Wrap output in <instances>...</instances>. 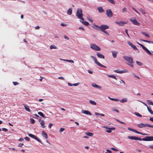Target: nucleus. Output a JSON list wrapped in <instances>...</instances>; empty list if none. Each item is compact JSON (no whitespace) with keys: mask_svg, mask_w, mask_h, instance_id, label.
I'll return each instance as SVG.
<instances>
[{"mask_svg":"<svg viewBox=\"0 0 153 153\" xmlns=\"http://www.w3.org/2000/svg\"><path fill=\"white\" fill-rule=\"evenodd\" d=\"M106 14L108 17L111 18L113 16V13L110 9H108L106 10Z\"/></svg>","mask_w":153,"mask_h":153,"instance_id":"nucleus-8","label":"nucleus"},{"mask_svg":"<svg viewBox=\"0 0 153 153\" xmlns=\"http://www.w3.org/2000/svg\"><path fill=\"white\" fill-rule=\"evenodd\" d=\"M76 15L78 19H81V20L84 21V20L82 17L83 14L82 9L80 8L78 9Z\"/></svg>","mask_w":153,"mask_h":153,"instance_id":"nucleus-2","label":"nucleus"},{"mask_svg":"<svg viewBox=\"0 0 153 153\" xmlns=\"http://www.w3.org/2000/svg\"><path fill=\"white\" fill-rule=\"evenodd\" d=\"M115 22L119 26H123L124 24H127L126 22L124 21H120V22L116 21Z\"/></svg>","mask_w":153,"mask_h":153,"instance_id":"nucleus-13","label":"nucleus"},{"mask_svg":"<svg viewBox=\"0 0 153 153\" xmlns=\"http://www.w3.org/2000/svg\"><path fill=\"white\" fill-rule=\"evenodd\" d=\"M122 11L123 12H127V9L126 7H124L122 10Z\"/></svg>","mask_w":153,"mask_h":153,"instance_id":"nucleus-45","label":"nucleus"},{"mask_svg":"<svg viewBox=\"0 0 153 153\" xmlns=\"http://www.w3.org/2000/svg\"><path fill=\"white\" fill-rule=\"evenodd\" d=\"M13 84L15 85H18V83L17 82H13Z\"/></svg>","mask_w":153,"mask_h":153,"instance_id":"nucleus-58","label":"nucleus"},{"mask_svg":"<svg viewBox=\"0 0 153 153\" xmlns=\"http://www.w3.org/2000/svg\"><path fill=\"white\" fill-rule=\"evenodd\" d=\"M128 138L131 140H141L145 141H153V137L152 136H146L144 138H141L140 137H137L134 136H128Z\"/></svg>","mask_w":153,"mask_h":153,"instance_id":"nucleus-1","label":"nucleus"},{"mask_svg":"<svg viewBox=\"0 0 153 153\" xmlns=\"http://www.w3.org/2000/svg\"><path fill=\"white\" fill-rule=\"evenodd\" d=\"M134 132H135L136 133L138 134H141V135L142 134V133H141V132L138 131L136 130H135Z\"/></svg>","mask_w":153,"mask_h":153,"instance_id":"nucleus-47","label":"nucleus"},{"mask_svg":"<svg viewBox=\"0 0 153 153\" xmlns=\"http://www.w3.org/2000/svg\"><path fill=\"white\" fill-rule=\"evenodd\" d=\"M38 114L39 115H40L42 117H45L44 115V114L42 112H38Z\"/></svg>","mask_w":153,"mask_h":153,"instance_id":"nucleus-38","label":"nucleus"},{"mask_svg":"<svg viewBox=\"0 0 153 153\" xmlns=\"http://www.w3.org/2000/svg\"><path fill=\"white\" fill-rule=\"evenodd\" d=\"M114 71L116 73L120 74H122L124 73H128V71L126 69L122 71H120V70H115Z\"/></svg>","mask_w":153,"mask_h":153,"instance_id":"nucleus-10","label":"nucleus"},{"mask_svg":"<svg viewBox=\"0 0 153 153\" xmlns=\"http://www.w3.org/2000/svg\"><path fill=\"white\" fill-rule=\"evenodd\" d=\"M104 128L106 129H109V130L106 131V132L108 133H111V130H114L115 129V128L114 127L109 128L108 127H104Z\"/></svg>","mask_w":153,"mask_h":153,"instance_id":"nucleus-14","label":"nucleus"},{"mask_svg":"<svg viewBox=\"0 0 153 153\" xmlns=\"http://www.w3.org/2000/svg\"><path fill=\"white\" fill-rule=\"evenodd\" d=\"M109 26L106 25H102L100 26V30L102 31L109 28Z\"/></svg>","mask_w":153,"mask_h":153,"instance_id":"nucleus-11","label":"nucleus"},{"mask_svg":"<svg viewBox=\"0 0 153 153\" xmlns=\"http://www.w3.org/2000/svg\"><path fill=\"white\" fill-rule=\"evenodd\" d=\"M139 10L143 14H145L146 13L145 11L142 8H140Z\"/></svg>","mask_w":153,"mask_h":153,"instance_id":"nucleus-37","label":"nucleus"},{"mask_svg":"<svg viewBox=\"0 0 153 153\" xmlns=\"http://www.w3.org/2000/svg\"><path fill=\"white\" fill-rule=\"evenodd\" d=\"M35 139L36 140H37V141H38V142H41L40 140L39 139H38L37 137H36V138H35Z\"/></svg>","mask_w":153,"mask_h":153,"instance_id":"nucleus-55","label":"nucleus"},{"mask_svg":"<svg viewBox=\"0 0 153 153\" xmlns=\"http://www.w3.org/2000/svg\"><path fill=\"white\" fill-rule=\"evenodd\" d=\"M106 151L109 153H112V151L109 149H107Z\"/></svg>","mask_w":153,"mask_h":153,"instance_id":"nucleus-62","label":"nucleus"},{"mask_svg":"<svg viewBox=\"0 0 153 153\" xmlns=\"http://www.w3.org/2000/svg\"><path fill=\"white\" fill-rule=\"evenodd\" d=\"M135 114L137 116L140 117H142V115L137 112H135Z\"/></svg>","mask_w":153,"mask_h":153,"instance_id":"nucleus-40","label":"nucleus"},{"mask_svg":"<svg viewBox=\"0 0 153 153\" xmlns=\"http://www.w3.org/2000/svg\"><path fill=\"white\" fill-rule=\"evenodd\" d=\"M65 130V129L63 128H62L60 129V132H62V131H63Z\"/></svg>","mask_w":153,"mask_h":153,"instance_id":"nucleus-53","label":"nucleus"},{"mask_svg":"<svg viewBox=\"0 0 153 153\" xmlns=\"http://www.w3.org/2000/svg\"><path fill=\"white\" fill-rule=\"evenodd\" d=\"M79 84V83H76L73 84V85L74 86H76Z\"/></svg>","mask_w":153,"mask_h":153,"instance_id":"nucleus-57","label":"nucleus"},{"mask_svg":"<svg viewBox=\"0 0 153 153\" xmlns=\"http://www.w3.org/2000/svg\"><path fill=\"white\" fill-rule=\"evenodd\" d=\"M89 102L92 105H96L97 104V103L96 102H95L94 101L92 100H90L89 101Z\"/></svg>","mask_w":153,"mask_h":153,"instance_id":"nucleus-30","label":"nucleus"},{"mask_svg":"<svg viewBox=\"0 0 153 153\" xmlns=\"http://www.w3.org/2000/svg\"><path fill=\"white\" fill-rule=\"evenodd\" d=\"M63 61H66L67 62H71V63H74V61L72 60H68V59H63L62 60Z\"/></svg>","mask_w":153,"mask_h":153,"instance_id":"nucleus-31","label":"nucleus"},{"mask_svg":"<svg viewBox=\"0 0 153 153\" xmlns=\"http://www.w3.org/2000/svg\"><path fill=\"white\" fill-rule=\"evenodd\" d=\"M42 135L43 137L47 139L48 138V135L44 131H42Z\"/></svg>","mask_w":153,"mask_h":153,"instance_id":"nucleus-15","label":"nucleus"},{"mask_svg":"<svg viewBox=\"0 0 153 153\" xmlns=\"http://www.w3.org/2000/svg\"><path fill=\"white\" fill-rule=\"evenodd\" d=\"M111 149L113 150H114V151H115V152H117L118 151V150L117 149H116L114 148H111Z\"/></svg>","mask_w":153,"mask_h":153,"instance_id":"nucleus-51","label":"nucleus"},{"mask_svg":"<svg viewBox=\"0 0 153 153\" xmlns=\"http://www.w3.org/2000/svg\"><path fill=\"white\" fill-rule=\"evenodd\" d=\"M80 21L83 24H84L85 26H88L89 24V23L88 22L86 21H84V20L82 21Z\"/></svg>","mask_w":153,"mask_h":153,"instance_id":"nucleus-22","label":"nucleus"},{"mask_svg":"<svg viewBox=\"0 0 153 153\" xmlns=\"http://www.w3.org/2000/svg\"><path fill=\"white\" fill-rule=\"evenodd\" d=\"M53 125L52 123H50L49 124V127L50 128H51Z\"/></svg>","mask_w":153,"mask_h":153,"instance_id":"nucleus-63","label":"nucleus"},{"mask_svg":"<svg viewBox=\"0 0 153 153\" xmlns=\"http://www.w3.org/2000/svg\"><path fill=\"white\" fill-rule=\"evenodd\" d=\"M108 76L110 77H111L112 78L116 80H117V78L114 76L113 75H108Z\"/></svg>","mask_w":153,"mask_h":153,"instance_id":"nucleus-33","label":"nucleus"},{"mask_svg":"<svg viewBox=\"0 0 153 153\" xmlns=\"http://www.w3.org/2000/svg\"><path fill=\"white\" fill-rule=\"evenodd\" d=\"M138 44L148 54L150 55H152V53L150 52V51L148 50L146 47H145L142 44H140L138 42H137Z\"/></svg>","mask_w":153,"mask_h":153,"instance_id":"nucleus-7","label":"nucleus"},{"mask_svg":"<svg viewBox=\"0 0 153 153\" xmlns=\"http://www.w3.org/2000/svg\"><path fill=\"white\" fill-rule=\"evenodd\" d=\"M142 33L146 37H148V38L150 37L149 35L147 33H146V32H142Z\"/></svg>","mask_w":153,"mask_h":153,"instance_id":"nucleus-29","label":"nucleus"},{"mask_svg":"<svg viewBox=\"0 0 153 153\" xmlns=\"http://www.w3.org/2000/svg\"><path fill=\"white\" fill-rule=\"evenodd\" d=\"M130 20L133 23L134 25L138 26L140 25L139 23L134 18H131L130 19Z\"/></svg>","mask_w":153,"mask_h":153,"instance_id":"nucleus-9","label":"nucleus"},{"mask_svg":"<svg viewBox=\"0 0 153 153\" xmlns=\"http://www.w3.org/2000/svg\"><path fill=\"white\" fill-rule=\"evenodd\" d=\"M28 136L32 138H34V139H35V138H36V136H35V135H33V134H28Z\"/></svg>","mask_w":153,"mask_h":153,"instance_id":"nucleus-32","label":"nucleus"},{"mask_svg":"<svg viewBox=\"0 0 153 153\" xmlns=\"http://www.w3.org/2000/svg\"><path fill=\"white\" fill-rule=\"evenodd\" d=\"M23 145H24L23 143H21L19 144V145H18V146L20 147H22Z\"/></svg>","mask_w":153,"mask_h":153,"instance_id":"nucleus-54","label":"nucleus"},{"mask_svg":"<svg viewBox=\"0 0 153 153\" xmlns=\"http://www.w3.org/2000/svg\"><path fill=\"white\" fill-rule=\"evenodd\" d=\"M85 134L86 135L89 136H92L93 135V134L92 133L88 132L85 133Z\"/></svg>","mask_w":153,"mask_h":153,"instance_id":"nucleus-26","label":"nucleus"},{"mask_svg":"<svg viewBox=\"0 0 153 153\" xmlns=\"http://www.w3.org/2000/svg\"><path fill=\"white\" fill-rule=\"evenodd\" d=\"M147 108L149 112L152 114L153 115V111L152 109L147 106Z\"/></svg>","mask_w":153,"mask_h":153,"instance_id":"nucleus-25","label":"nucleus"},{"mask_svg":"<svg viewBox=\"0 0 153 153\" xmlns=\"http://www.w3.org/2000/svg\"><path fill=\"white\" fill-rule=\"evenodd\" d=\"M25 139L26 140L28 141H29L30 140V138L29 137H25Z\"/></svg>","mask_w":153,"mask_h":153,"instance_id":"nucleus-46","label":"nucleus"},{"mask_svg":"<svg viewBox=\"0 0 153 153\" xmlns=\"http://www.w3.org/2000/svg\"><path fill=\"white\" fill-rule=\"evenodd\" d=\"M136 63L139 66H142L143 65V63L142 62L138 61H136Z\"/></svg>","mask_w":153,"mask_h":153,"instance_id":"nucleus-42","label":"nucleus"},{"mask_svg":"<svg viewBox=\"0 0 153 153\" xmlns=\"http://www.w3.org/2000/svg\"><path fill=\"white\" fill-rule=\"evenodd\" d=\"M58 79H60L62 80H64V78L62 76H60L58 77Z\"/></svg>","mask_w":153,"mask_h":153,"instance_id":"nucleus-52","label":"nucleus"},{"mask_svg":"<svg viewBox=\"0 0 153 153\" xmlns=\"http://www.w3.org/2000/svg\"><path fill=\"white\" fill-rule=\"evenodd\" d=\"M94 29L96 30H100V27L98 26L97 25H94Z\"/></svg>","mask_w":153,"mask_h":153,"instance_id":"nucleus-23","label":"nucleus"},{"mask_svg":"<svg viewBox=\"0 0 153 153\" xmlns=\"http://www.w3.org/2000/svg\"><path fill=\"white\" fill-rule=\"evenodd\" d=\"M92 86L93 87L96 88H98L100 89H101L102 88V87L101 86H99L97 85H96L95 84H92Z\"/></svg>","mask_w":153,"mask_h":153,"instance_id":"nucleus-21","label":"nucleus"},{"mask_svg":"<svg viewBox=\"0 0 153 153\" xmlns=\"http://www.w3.org/2000/svg\"><path fill=\"white\" fill-rule=\"evenodd\" d=\"M24 107L25 110L28 112H30L31 111L28 106H27L26 105H24Z\"/></svg>","mask_w":153,"mask_h":153,"instance_id":"nucleus-27","label":"nucleus"},{"mask_svg":"<svg viewBox=\"0 0 153 153\" xmlns=\"http://www.w3.org/2000/svg\"><path fill=\"white\" fill-rule=\"evenodd\" d=\"M133 9L135 11L136 13L140 15V13L137 10H136L135 8H133Z\"/></svg>","mask_w":153,"mask_h":153,"instance_id":"nucleus-48","label":"nucleus"},{"mask_svg":"<svg viewBox=\"0 0 153 153\" xmlns=\"http://www.w3.org/2000/svg\"><path fill=\"white\" fill-rule=\"evenodd\" d=\"M123 58L126 61H128L130 63L132 64L134 63L133 58L131 57L124 56H123Z\"/></svg>","mask_w":153,"mask_h":153,"instance_id":"nucleus-4","label":"nucleus"},{"mask_svg":"<svg viewBox=\"0 0 153 153\" xmlns=\"http://www.w3.org/2000/svg\"><path fill=\"white\" fill-rule=\"evenodd\" d=\"M146 126L149 127L153 128V126L148 124H143L141 123L138 125V127L140 128L145 127Z\"/></svg>","mask_w":153,"mask_h":153,"instance_id":"nucleus-5","label":"nucleus"},{"mask_svg":"<svg viewBox=\"0 0 153 153\" xmlns=\"http://www.w3.org/2000/svg\"><path fill=\"white\" fill-rule=\"evenodd\" d=\"M2 130L3 131H5V132H7L8 131V130L6 128H2Z\"/></svg>","mask_w":153,"mask_h":153,"instance_id":"nucleus-50","label":"nucleus"},{"mask_svg":"<svg viewBox=\"0 0 153 153\" xmlns=\"http://www.w3.org/2000/svg\"><path fill=\"white\" fill-rule=\"evenodd\" d=\"M40 124L42 127L43 128H44L45 127V126H44L45 125V123L44 121L43 120H42L41 121H40Z\"/></svg>","mask_w":153,"mask_h":153,"instance_id":"nucleus-24","label":"nucleus"},{"mask_svg":"<svg viewBox=\"0 0 153 153\" xmlns=\"http://www.w3.org/2000/svg\"><path fill=\"white\" fill-rule=\"evenodd\" d=\"M127 99L126 98H125V99H123L121 100H120V102H122V103H123V102H126L127 101Z\"/></svg>","mask_w":153,"mask_h":153,"instance_id":"nucleus-34","label":"nucleus"},{"mask_svg":"<svg viewBox=\"0 0 153 153\" xmlns=\"http://www.w3.org/2000/svg\"><path fill=\"white\" fill-rule=\"evenodd\" d=\"M82 112L83 113L86 114L90 115H91V113L90 111H88L83 110L82 111Z\"/></svg>","mask_w":153,"mask_h":153,"instance_id":"nucleus-16","label":"nucleus"},{"mask_svg":"<svg viewBox=\"0 0 153 153\" xmlns=\"http://www.w3.org/2000/svg\"><path fill=\"white\" fill-rule=\"evenodd\" d=\"M64 38L65 39H66L67 40H69V38L68 37H67L66 36H65V35L64 36Z\"/></svg>","mask_w":153,"mask_h":153,"instance_id":"nucleus-61","label":"nucleus"},{"mask_svg":"<svg viewBox=\"0 0 153 153\" xmlns=\"http://www.w3.org/2000/svg\"><path fill=\"white\" fill-rule=\"evenodd\" d=\"M72 10L71 8H70L67 11V14L69 15H71L72 13Z\"/></svg>","mask_w":153,"mask_h":153,"instance_id":"nucleus-20","label":"nucleus"},{"mask_svg":"<svg viewBox=\"0 0 153 153\" xmlns=\"http://www.w3.org/2000/svg\"><path fill=\"white\" fill-rule=\"evenodd\" d=\"M108 98L111 100L114 101H119V100L117 99H115V98H110L109 97H108Z\"/></svg>","mask_w":153,"mask_h":153,"instance_id":"nucleus-35","label":"nucleus"},{"mask_svg":"<svg viewBox=\"0 0 153 153\" xmlns=\"http://www.w3.org/2000/svg\"><path fill=\"white\" fill-rule=\"evenodd\" d=\"M50 48L51 49H56L57 47L54 45H52L50 46Z\"/></svg>","mask_w":153,"mask_h":153,"instance_id":"nucleus-28","label":"nucleus"},{"mask_svg":"<svg viewBox=\"0 0 153 153\" xmlns=\"http://www.w3.org/2000/svg\"><path fill=\"white\" fill-rule=\"evenodd\" d=\"M102 31L103 32V33H104L105 34H106L107 35H109V34L107 32L105 31V30Z\"/></svg>","mask_w":153,"mask_h":153,"instance_id":"nucleus-49","label":"nucleus"},{"mask_svg":"<svg viewBox=\"0 0 153 153\" xmlns=\"http://www.w3.org/2000/svg\"><path fill=\"white\" fill-rule=\"evenodd\" d=\"M79 29L82 30L83 31H84L85 30V29L82 27H79Z\"/></svg>","mask_w":153,"mask_h":153,"instance_id":"nucleus-60","label":"nucleus"},{"mask_svg":"<svg viewBox=\"0 0 153 153\" xmlns=\"http://www.w3.org/2000/svg\"><path fill=\"white\" fill-rule=\"evenodd\" d=\"M147 103L148 104L153 105V102L150 100H147Z\"/></svg>","mask_w":153,"mask_h":153,"instance_id":"nucleus-36","label":"nucleus"},{"mask_svg":"<svg viewBox=\"0 0 153 153\" xmlns=\"http://www.w3.org/2000/svg\"><path fill=\"white\" fill-rule=\"evenodd\" d=\"M91 48L97 51H100L101 48L98 46L94 44H91L90 45Z\"/></svg>","mask_w":153,"mask_h":153,"instance_id":"nucleus-6","label":"nucleus"},{"mask_svg":"<svg viewBox=\"0 0 153 153\" xmlns=\"http://www.w3.org/2000/svg\"><path fill=\"white\" fill-rule=\"evenodd\" d=\"M127 43H128V44L134 50H138V49L136 47V46L135 45H133L130 42L128 41Z\"/></svg>","mask_w":153,"mask_h":153,"instance_id":"nucleus-12","label":"nucleus"},{"mask_svg":"<svg viewBox=\"0 0 153 153\" xmlns=\"http://www.w3.org/2000/svg\"><path fill=\"white\" fill-rule=\"evenodd\" d=\"M113 111H115L116 112H117V113H119V111L117 109H113Z\"/></svg>","mask_w":153,"mask_h":153,"instance_id":"nucleus-56","label":"nucleus"},{"mask_svg":"<svg viewBox=\"0 0 153 153\" xmlns=\"http://www.w3.org/2000/svg\"><path fill=\"white\" fill-rule=\"evenodd\" d=\"M112 54L113 57L114 58H115L117 57V51H112Z\"/></svg>","mask_w":153,"mask_h":153,"instance_id":"nucleus-19","label":"nucleus"},{"mask_svg":"<svg viewBox=\"0 0 153 153\" xmlns=\"http://www.w3.org/2000/svg\"><path fill=\"white\" fill-rule=\"evenodd\" d=\"M125 31L128 36L129 37V36L128 33V30L126 29L125 30Z\"/></svg>","mask_w":153,"mask_h":153,"instance_id":"nucleus-59","label":"nucleus"},{"mask_svg":"<svg viewBox=\"0 0 153 153\" xmlns=\"http://www.w3.org/2000/svg\"><path fill=\"white\" fill-rule=\"evenodd\" d=\"M141 40L143 42H145L148 43H150L151 42H151L149 41L146 40L144 39H142Z\"/></svg>","mask_w":153,"mask_h":153,"instance_id":"nucleus-43","label":"nucleus"},{"mask_svg":"<svg viewBox=\"0 0 153 153\" xmlns=\"http://www.w3.org/2000/svg\"><path fill=\"white\" fill-rule=\"evenodd\" d=\"M128 130H130L134 132H135V131L136 130L135 129H133L129 127H128Z\"/></svg>","mask_w":153,"mask_h":153,"instance_id":"nucleus-39","label":"nucleus"},{"mask_svg":"<svg viewBox=\"0 0 153 153\" xmlns=\"http://www.w3.org/2000/svg\"><path fill=\"white\" fill-rule=\"evenodd\" d=\"M149 147L150 148L153 149V145H149Z\"/></svg>","mask_w":153,"mask_h":153,"instance_id":"nucleus-64","label":"nucleus"},{"mask_svg":"<svg viewBox=\"0 0 153 153\" xmlns=\"http://www.w3.org/2000/svg\"><path fill=\"white\" fill-rule=\"evenodd\" d=\"M91 57L94 60L95 63L97 64L99 66L103 67L104 68H106V67L102 65L101 64H100L97 60V59L96 58V57L94 56H91Z\"/></svg>","mask_w":153,"mask_h":153,"instance_id":"nucleus-3","label":"nucleus"},{"mask_svg":"<svg viewBox=\"0 0 153 153\" xmlns=\"http://www.w3.org/2000/svg\"><path fill=\"white\" fill-rule=\"evenodd\" d=\"M35 120L33 119H30V123L32 124H33L35 123Z\"/></svg>","mask_w":153,"mask_h":153,"instance_id":"nucleus-44","label":"nucleus"},{"mask_svg":"<svg viewBox=\"0 0 153 153\" xmlns=\"http://www.w3.org/2000/svg\"><path fill=\"white\" fill-rule=\"evenodd\" d=\"M97 9L100 13H101L104 12V11L102 7H99L97 8Z\"/></svg>","mask_w":153,"mask_h":153,"instance_id":"nucleus-18","label":"nucleus"},{"mask_svg":"<svg viewBox=\"0 0 153 153\" xmlns=\"http://www.w3.org/2000/svg\"><path fill=\"white\" fill-rule=\"evenodd\" d=\"M97 54L99 58L103 59H104L105 58L104 56L100 53H97Z\"/></svg>","mask_w":153,"mask_h":153,"instance_id":"nucleus-17","label":"nucleus"},{"mask_svg":"<svg viewBox=\"0 0 153 153\" xmlns=\"http://www.w3.org/2000/svg\"><path fill=\"white\" fill-rule=\"evenodd\" d=\"M108 1L110 2V3L114 4H115V1H114V0H107Z\"/></svg>","mask_w":153,"mask_h":153,"instance_id":"nucleus-41","label":"nucleus"}]
</instances>
